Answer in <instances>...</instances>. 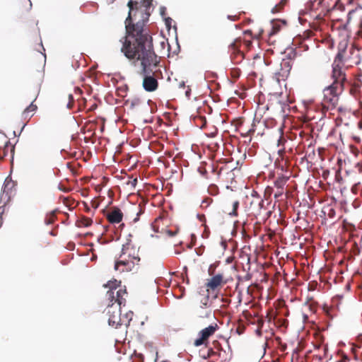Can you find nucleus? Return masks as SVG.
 Here are the masks:
<instances>
[{
    "label": "nucleus",
    "instance_id": "f257e3e1",
    "mask_svg": "<svg viewBox=\"0 0 362 362\" xmlns=\"http://www.w3.org/2000/svg\"><path fill=\"white\" fill-rule=\"evenodd\" d=\"M129 8L125 20L126 35L122 38L121 52L134 66H140L139 74L144 76L143 87L148 92L155 91L158 86L156 77L159 70L160 57L156 54L153 38L146 27V19H137V14L143 13L139 10V1L129 0Z\"/></svg>",
    "mask_w": 362,
    "mask_h": 362
},
{
    "label": "nucleus",
    "instance_id": "f03ea898",
    "mask_svg": "<svg viewBox=\"0 0 362 362\" xmlns=\"http://www.w3.org/2000/svg\"><path fill=\"white\" fill-rule=\"evenodd\" d=\"M110 290L106 296L109 303L106 308V315L108 317V323L110 326L117 328L119 325L127 324V321L121 317V306L126 303L127 292L125 286H121L117 281H109L106 285Z\"/></svg>",
    "mask_w": 362,
    "mask_h": 362
},
{
    "label": "nucleus",
    "instance_id": "7ed1b4c3",
    "mask_svg": "<svg viewBox=\"0 0 362 362\" xmlns=\"http://www.w3.org/2000/svg\"><path fill=\"white\" fill-rule=\"evenodd\" d=\"M343 90L342 85L337 83H332L325 88L323 91L324 98L322 103L323 110H329L335 108Z\"/></svg>",
    "mask_w": 362,
    "mask_h": 362
},
{
    "label": "nucleus",
    "instance_id": "20e7f679",
    "mask_svg": "<svg viewBox=\"0 0 362 362\" xmlns=\"http://www.w3.org/2000/svg\"><path fill=\"white\" fill-rule=\"evenodd\" d=\"M252 45L250 40H242L241 37L236 38L228 46V53L232 62L235 64H240L245 59L244 51L241 49L243 46L247 49H250Z\"/></svg>",
    "mask_w": 362,
    "mask_h": 362
},
{
    "label": "nucleus",
    "instance_id": "39448f33",
    "mask_svg": "<svg viewBox=\"0 0 362 362\" xmlns=\"http://www.w3.org/2000/svg\"><path fill=\"white\" fill-rule=\"evenodd\" d=\"M122 258L127 257L138 264L140 262L139 247L134 245L130 239L122 245L121 253Z\"/></svg>",
    "mask_w": 362,
    "mask_h": 362
},
{
    "label": "nucleus",
    "instance_id": "423d86ee",
    "mask_svg": "<svg viewBox=\"0 0 362 362\" xmlns=\"http://www.w3.org/2000/svg\"><path fill=\"white\" fill-rule=\"evenodd\" d=\"M218 329V325L216 323H213L209 327L202 329L198 334L199 337L194 340V345L197 347L202 345L206 346L209 338L213 336Z\"/></svg>",
    "mask_w": 362,
    "mask_h": 362
},
{
    "label": "nucleus",
    "instance_id": "0eeeda50",
    "mask_svg": "<svg viewBox=\"0 0 362 362\" xmlns=\"http://www.w3.org/2000/svg\"><path fill=\"white\" fill-rule=\"evenodd\" d=\"M136 265L137 264L128 258H122V255L120 254L115 259L114 269L119 273L129 272L132 271Z\"/></svg>",
    "mask_w": 362,
    "mask_h": 362
},
{
    "label": "nucleus",
    "instance_id": "6e6552de",
    "mask_svg": "<svg viewBox=\"0 0 362 362\" xmlns=\"http://www.w3.org/2000/svg\"><path fill=\"white\" fill-rule=\"evenodd\" d=\"M227 283V281L223 279V276L221 274H218L211 279H208L207 283L206 284V288L207 292L210 291H214L217 289H219Z\"/></svg>",
    "mask_w": 362,
    "mask_h": 362
},
{
    "label": "nucleus",
    "instance_id": "1a4fd4ad",
    "mask_svg": "<svg viewBox=\"0 0 362 362\" xmlns=\"http://www.w3.org/2000/svg\"><path fill=\"white\" fill-rule=\"evenodd\" d=\"M341 65H338L337 64H332V77L334 79L333 83H337L342 85L344 88V82L346 81V75L344 71L342 70Z\"/></svg>",
    "mask_w": 362,
    "mask_h": 362
},
{
    "label": "nucleus",
    "instance_id": "9d476101",
    "mask_svg": "<svg viewBox=\"0 0 362 362\" xmlns=\"http://www.w3.org/2000/svg\"><path fill=\"white\" fill-rule=\"evenodd\" d=\"M107 221L112 223H119L123 218V213L118 207H113L105 215Z\"/></svg>",
    "mask_w": 362,
    "mask_h": 362
},
{
    "label": "nucleus",
    "instance_id": "9b49d317",
    "mask_svg": "<svg viewBox=\"0 0 362 362\" xmlns=\"http://www.w3.org/2000/svg\"><path fill=\"white\" fill-rule=\"evenodd\" d=\"M15 7L18 12L23 13L31 9L32 3L30 0H16Z\"/></svg>",
    "mask_w": 362,
    "mask_h": 362
},
{
    "label": "nucleus",
    "instance_id": "f8f14e48",
    "mask_svg": "<svg viewBox=\"0 0 362 362\" xmlns=\"http://www.w3.org/2000/svg\"><path fill=\"white\" fill-rule=\"evenodd\" d=\"M8 152L13 154L14 152V146L11 145L9 141H6L3 147L0 146V160L6 157Z\"/></svg>",
    "mask_w": 362,
    "mask_h": 362
},
{
    "label": "nucleus",
    "instance_id": "ddd939ff",
    "mask_svg": "<svg viewBox=\"0 0 362 362\" xmlns=\"http://www.w3.org/2000/svg\"><path fill=\"white\" fill-rule=\"evenodd\" d=\"M281 72L278 73L282 78L287 77L291 69V65L288 60H284L281 64Z\"/></svg>",
    "mask_w": 362,
    "mask_h": 362
},
{
    "label": "nucleus",
    "instance_id": "4468645a",
    "mask_svg": "<svg viewBox=\"0 0 362 362\" xmlns=\"http://www.w3.org/2000/svg\"><path fill=\"white\" fill-rule=\"evenodd\" d=\"M279 130L281 132V135L277 141V146L279 148L278 152L280 156H282L285 153L284 144L287 141V140L284 136L281 129L279 128Z\"/></svg>",
    "mask_w": 362,
    "mask_h": 362
},
{
    "label": "nucleus",
    "instance_id": "2eb2a0df",
    "mask_svg": "<svg viewBox=\"0 0 362 362\" xmlns=\"http://www.w3.org/2000/svg\"><path fill=\"white\" fill-rule=\"evenodd\" d=\"M229 204L232 206V209L230 210L228 209V206H226V212H227L230 216H236L238 215V209L239 207V201L238 200H233Z\"/></svg>",
    "mask_w": 362,
    "mask_h": 362
},
{
    "label": "nucleus",
    "instance_id": "dca6fc26",
    "mask_svg": "<svg viewBox=\"0 0 362 362\" xmlns=\"http://www.w3.org/2000/svg\"><path fill=\"white\" fill-rule=\"evenodd\" d=\"M287 180V177L283 176L279 177L274 181V186L277 188V189H284V187L286 185Z\"/></svg>",
    "mask_w": 362,
    "mask_h": 362
},
{
    "label": "nucleus",
    "instance_id": "f3484780",
    "mask_svg": "<svg viewBox=\"0 0 362 362\" xmlns=\"http://www.w3.org/2000/svg\"><path fill=\"white\" fill-rule=\"evenodd\" d=\"M92 223L93 221L91 218L83 216L77 221V226L78 227H88L92 224Z\"/></svg>",
    "mask_w": 362,
    "mask_h": 362
},
{
    "label": "nucleus",
    "instance_id": "a211bd4d",
    "mask_svg": "<svg viewBox=\"0 0 362 362\" xmlns=\"http://www.w3.org/2000/svg\"><path fill=\"white\" fill-rule=\"evenodd\" d=\"M345 51L342 50L338 52L337 54L333 64H337L338 65H344V57Z\"/></svg>",
    "mask_w": 362,
    "mask_h": 362
},
{
    "label": "nucleus",
    "instance_id": "6ab92c4d",
    "mask_svg": "<svg viewBox=\"0 0 362 362\" xmlns=\"http://www.w3.org/2000/svg\"><path fill=\"white\" fill-rule=\"evenodd\" d=\"M255 201H256V206L254 207V211H256V212H260L261 209L264 207V200L259 197H255Z\"/></svg>",
    "mask_w": 362,
    "mask_h": 362
},
{
    "label": "nucleus",
    "instance_id": "aec40b11",
    "mask_svg": "<svg viewBox=\"0 0 362 362\" xmlns=\"http://www.w3.org/2000/svg\"><path fill=\"white\" fill-rule=\"evenodd\" d=\"M288 0H281V1L272 8V13H275L280 12L284 8Z\"/></svg>",
    "mask_w": 362,
    "mask_h": 362
},
{
    "label": "nucleus",
    "instance_id": "412c9836",
    "mask_svg": "<svg viewBox=\"0 0 362 362\" xmlns=\"http://www.w3.org/2000/svg\"><path fill=\"white\" fill-rule=\"evenodd\" d=\"M207 191L208 193L212 196H216L219 193V189L218 186L214 184L210 185L208 187Z\"/></svg>",
    "mask_w": 362,
    "mask_h": 362
},
{
    "label": "nucleus",
    "instance_id": "4be33fe9",
    "mask_svg": "<svg viewBox=\"0 0 362 362\" xmlns=\"http://www.w3.org/2000/svg\"><path fill=\"white\" fill-rule=\"evenodd\" d=\"M37 109V107L36 105L33 104V103H31V104L25 109L23 111V115L25 117H28L30 112H34Z\"/></svg>",
    "mask_w": 362,
    "mask_h": 362
},
{
    "label": "nucleus",
    "instance_id": "5701e85b",
    "mask_svg": "<svg viewBox=\"0 0 362 362\" xmlns=\"http://www.w3.org/2000/svg\"><path fill=\"white\" fill-rule=\"evenodd\" d=\"M55 219V214L52 212L49 217H47L45 220L46 224H52L54 223Z\"/></svg>",
    "mask_w": 362,
    "mask_h": 362
},
{
    "label": "nucleus",
    "instance_id": "b1692460",
    "mask_svg": "<svg viewBox=\"0 0 362 362\" xmlns=\"http://www.w3.org/2000/svg\"><path fill=\"white\" fill-rule=\"evenodd\" d=\"M6 205H3L1 206H0V228L2 226V224H3V214H4L5 211H6Z\"/></svg>",
    "mask_w": 362,
    "mask_h": 362
},
{
    "label": "nucleus",
    "instance_id": "393cba45",
    "mask_svg": "<svg viewBox=\"0 0 362 362\" xmlns=\"http://www.w3.org/2000/svg\"><path fill=\"white\" fill-rule=\"evenodd\" d=\"M218 355V357H221V352L219 351V352H217V351H214L213 349H209V351H208V356L210 357V358H212L215 356Z\"/></svg>",
    "mask_w": 362,
    "mask_h": 362
},
{
    "label": "nucleus",
    "instance_id": "a878e982",
    "mask_svg": "<svg viewBox=\"0 0 362 362\" xmlns=\"http://www.w3.org/2000/svg\"><path fill=\"white\" fill-rule=\"evenodd\" d=\"M213 199L210 197L205 198L202 203V206H204V204H206L205 206H208L211 203H212Z\"/></svg>",
    "mask_w": 362,
    "mask_h": 362
},
{
    "label": "nucleus",
    "instance_id": "bb28decb",
    "mask_svg": "<svg viewBox=\"0 0 362 362\" xmlns=\"http://www.w3.org/2000/svg\"><path fill=\"white\" fill-rule=\"evenodd\" d=\"M69 102L67 104V107L70 109L72 107L73 104L74 103V97L71 94L69 95Z\"/></svg>",
    "mask_w": 362,
    "mask_h": 362
},
{
    "label": "nucleus",
    "instance_id": "cd10ccee",
    "mask_svg": "<svg viewBox=\"0 0 362 362\" xmlns=\"http://www.w3.org/2000/svg\"><path fill=\"white\" fill-rule=\"evenodd\" d=\"M257 197V196H255V195H253V194H252V197H253V199H252V201H251V202H250V208H251L253 211H254V207L256 206V201H255V200H256V199H255V197Z\"/></svg>",
    "mask_w": 362,
    "mask_h": 362
},
{
    "label": "nucleus",
    "instance_id": "c85d7f7f",
    "mask_svg": "<svg viewBox=\"0 0 362 362\" xmlns=\"http://www.w3.org/2000/svg\"><path fill=\"white\" fill-rule=\"evenodd\" d=\"M264 324V320L262 318H259L257 320V327H261L262 329Z\"/></svg>",
    "mask_w": 362,
    "mask_h": 362
},
{
    "label": "nucleus",
    "instance_id": "c756f323",
    "mask_svg": "<svg viewBox=\"0 0 362 362\" xmlns=\"http://www.w3.org/2000/svg\"><path fill=\"white\" fill-rule=\"evenodd\" d=\"M284 193V189H277L276 192L274 194V197L278 198L281 197Z\"/></svg>",
    "mask_w": 362,
    "mask_h": 362
},
{
    "label": "nucleus",
    "instance_id": "7c9ffc66",
    "mask_svg": "<svg viewBox=\"0 0 362 362\" xmlns=\"http://www.w3.org/2000/svg\"><path fill=\"white\" fill-rule=\"evenodd\" d=\"M166 233L168 234L169 236L173 237L176 235L177 231L173 232L172 230H166Z\"/></svg>",
    "mask_w": 362,
    "mask_h": 362
},
{
    "label": "nucleus",
    "instance_id": "2f4dec72",
    "mask_svg": "<svg viewBox=\"0 0 362 362\" xmlns=\"http://www.w3.org/2000/svg\"><path fill=\"white\" fill-rule=\"evenodd\" d=\"M255 332H256L257 336L261 337L262 335V328L261 327H257V329H256Z\"/></svg>",
    "mask_w": 362,
    "mask_h": 362
},
{
    "label": "nucleus",
    "instance_id": "473e14b6",
    "mask_svg": "<svg viewBox=\"0 0 362 362\" xmlns=\"http://www.w3.org/2000/svg\"><path fill=\"white\" fill-rule=\"evenodd\" d=\"M254 124H252V128L250 129L246 133V135H250L252 133L255 132V129L253 128Z\"/></svg>",
    "mask_w": 362,
    "mask_h": 362
},
{
    "label": "nucleus",
    "instance_id": "72a5a7b5",
    "mask_svg": "<svg viewBox=\"0 0 362 362\" xmlns=\"http://www.w3.org/2000/svg\"><path fill=\"white\" fill-rule=\"evenodd\" d=\"M204 234H205V237L207 238L209 235V230L206 228V226H205V230H204Z\"/></svg>",
    "mask_w": 362,
    "mask_h": 362
},
{
    "label": "nucleus",
    "instance_id": "f704fd0d",
    "mask_svg": "<svg viewBox=\"0 0 362 362\" xmlns=\"http://www.w3.org/2000/svg\"><path fill=\"white\" fill-rule=\"evenodd\" d=\"M137 183V178H134L132 181H131V185L134 187L136 186Z\"/></svg>",
    "mask_w": 362,
    "mask_h": 362
},
{
    "label": "nucleus",
    "instance_id": "c9c22d12",
    "mask_svg": "<svg viewBox=\"0 0 362 362\" xmlns=\"http://www.w3.org/2000/svg\"><path fill=\"white\" fill-rule=\"evenodd\" d=\"M244 35H252V31H251V30H245V31L244 32Z\"/></svg>",
    "mask_w": 362,
    "mask_h": 362
},
{
    "label": "nucleus",
    "instance_id": "e433bc0d",
    "mask_svg": "<svg viewBox=\"0 0 362 362\" xmlns=\"http://www.w3.org/2000/svg\"><path fill=\"white\" fill-rule=\"evenodd\" d=\"M179 87L180 88H185V83L184 81H182L179 83Z\"/></svg>",
    "mask_w": 362,
    "mask_h": 362
},
{
    "label": "nucleus",
    "instance_id": "4c0bfd02",
    "mask_svg": "<svg viewBox=\"0 0 362 362\" xmlns=\"http://www.w3.org/2000/svg\"><path fill=\"white\" fill-rule=\"evenodd\" d=\"M228 18H230V19H231L233 21H236L237 20V17L236 16H233L232 17V16H229Z\"/></svg>",
    "mask_w": 362,
    "mask_h": 362
},
{
    "label": "nucleus",
    "instance_id": "58836bf2",
    "mask_svg": "<svg viewBox=\"0 0 362 362\" xmlns=\"http://www.w3.org/2000/svg\"><path fill=\"white\" fill-rule=\"evenodd\" d=\"M251 278L250 275V274H247L246 276H245V279L246 280H250Z\"/></svg>",
    "mask_w": 362,
    "mask_h": 362
},
{
    "label": "nucleus",
    "instance_id": "ea45409f",
    "mask_svg": "<svg viewBox=\"0 0 362 362\" xmlns=\"http://www.w3.org/2000/svg\"><path fill=\"white\" fill-rule=\"evenodd\" d=\"M323 1H324V0H323V1L320 0V1H319V2H318V5H320V4H322V3H323Z\"/></svg>",
    "mask_w": 362,
    "mask_h": 362
},
{
    "label": "nucleus",
    "instance_id": "a19ab883",
    "mask_svg": "<svg viewBox=\"0 0 362 362\" xmlns=\"http://www.w3.org/2000/svg\"><path fill=\"white\" fill-rule=\"evenodd\" d=\"M303 318H304V320H307V319H308V316H307V315H303Z\"/></svg>",
    "mask_w": 362,
    "mask_h": 362
},
{
    "label": "nucleus",
    "instance_id": "79ce46f5",
    "mask_svg": "<svg viewBox=\"0 0 362 362\" xmlns=\"http://www.w3.org/2000/svg\"><path fill=\"white\" fill-rule=\"evenodd\" d=\"M161 362H169V361H161Z\"/></svg>",
    "mask_w": 362,
    "mask_h": 362
}]
</instances>
